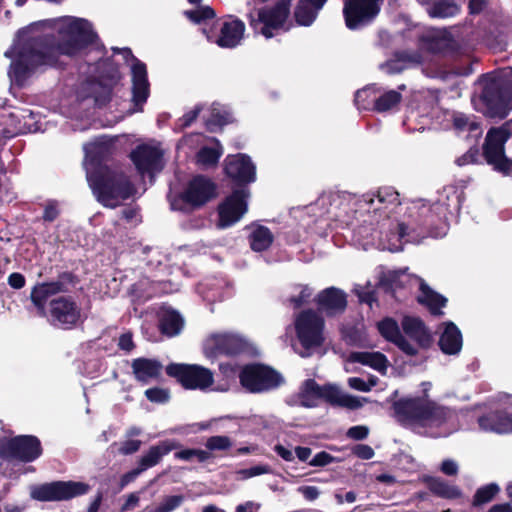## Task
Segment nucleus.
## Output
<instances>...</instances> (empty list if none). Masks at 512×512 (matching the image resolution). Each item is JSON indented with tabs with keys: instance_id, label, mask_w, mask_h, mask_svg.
<instances>
[{
	"instance_id": "nucleus-24",
	"label": "nucleus",
	"mask_w": 512,
	"mask_h": 512,
	"mask_svg": "<svg viewBox=\"0 0 512 512\" xmlns=\"http://www.w3.org/2000/svg\"><path fill=\"white\" fill-rule=\"evenodd\" d=\"M401 327L405 335L415 341L420 347H428L431 343V334L422 320L414 316H404Z\"/></svg>"
},
{
	"instance_id": "nucleus-29",
	"label": "nucleus",
	"mask_w": 512,
	"mask_h": 512,
	"mask_svg": "<svg viewBox=\"0 0 512 512\" xmlns=\"http://www.w3.org/2000/svg\"><path fill=\"white\" fill-rule=\"evenodd\" d=\"M439 346L445 354H458L462 348V335L452 322L444 324V330L439 339Z\"/></svg>"
},
{
	"instance_id": "nucleus-55",
	"label": "nucleus",
	"mask_w": 512,
	"mask_h": 512,
	"mask_svg": "<svg viewBox=\"0 0 512 512\" xmlns=\"http://www.w3.org/2000/svg\"><path fill=\"white\" fill-rule=\"evenodd\" d=\"M352 452L355 456L364 460L371 459L374 456V450L366 444H358L354 446Z\"/></svg>"
},
{
	"instance_id": "nucleus-51",
	"label": "nucleus",
	"mask_w": 512,
	"mask_h": 512,
	"mask_svg": "<svg viewBox=\"0 0 512 512\" xmlns=\"http://www.w3.org/2000/svg\"><path fill=\"white\" fill-rule=\"evenodd\" d=\"M339 460L325 451L317 453L310 461L309 465L314 467H324Z\"/></svg>"
},
{
	"instance_id": "nucleus-44",
	"label": "nucleus",
	"mask_w": 512,
	"mask_h": 512,
	"mask_svg": "<svg viewBox=\"0 0 512 512\" xmlns=\"http://www.w3.org/2000/svg\"><path fill=\"white\" fill-rule=\"evenodd\" d=\"M184 501V496L182 495H169L162 498L158 505L154 507H147V512H172Z\"/></svg>"
},
{
	"instance_id": "nucleus-5",
	"label": "nucleus",
	"mask_w": 512,
	"mask_h": 512,
	"mask_svg": "<svg viewBox=\"0 0 512 512\" xmlns=\"http://www.w3.org/2000/svg\"><path fill=\"white\" fill-rule=\"evenodd\" d=\"M87 170V180L97 200L104 206L115 208L136 193L134 185L122 170L100 167L93 172Z\"/></svg>"
},
{
	"instance_id": "nucleus-21",
	"label": "nucleus",
	"mask_w": 512,
	"mask_h": 512,
	"mask_svg": "<svg viewBox=\"0 0 512 512\" xmlns=\"http://www.w3.org/2000/svg\"><path fill=\"white\" fill-rule=\"evenodd\" d=\"M215 196V186L207 178L197 176L192 179L182 194V199L193 207H199Z\"/></svg>"
},
{
	"instance_id": "nucleus-56",
	"label": "nucleus",
	"mask_w": 512,
	"mask_h": 512,
	"mask_svg": "<svg viewBox=\"0 0 512 512\" xmlns=\"http://www.w3.org/2000/svg\"><path fill=\"white\" fill-rule=\"evenodd\" d=\"M369 429L366 426H353L348 429L347 437L354 440H363L368 436Z\"/></svg>"
},
{
	"instance_id": "nucleus-28",
	"label": "nucleus",
	"mask_w": 512,
	"mask_h": 512,
	"mask_svg": "<svg viewBox=\"0 0 512 512\" xmlns=\"http://www.w3.org/2000/svg\"><path fill=\"white\" fill-rule=\"evenodd\" d=\"M64 291L60 282H49L36 285L31 292V300L41 314H45V304L51 297Z\"/></svg>"
},
{
	"instance_id": "nucleus-52",
	"label": "nucleus",
	"mask_w": 512,
	"mask_h": 512,
	"mask_svg": "<svg viewBox=\"0 0 512 512\" xmlns=\"http://www.w3.org/2000/svg\"><path fill=\"white\" fill-rule=\"evenodd\" d=\"M312 295L311 289L308 287H299V295H292L289 298L290 303L295 307H300L303 303L307 301L308 298Z\"/></svg>"
},
{
	"instance_id": "nucleus-60",
	"label": "nucleus",
	"mask_w": 512,
	"mask_h": 512,
	"mask_svg": "<svg viewBox=\"0 0 512 512\" xmlns=\"http://www.w3.org/2000/svg\"><path fill=\"white\" fill-rule=\"evenodd\" d=\"M298 491L309 501L317 499L320 495V491L315 486H301Z\"/></svg>"
},
{
	"instance_id": "nucleus-9",
	"label": "nucleus",
	"mask_w": 512,
	"mask_h": 512,
	"mask_svg": "<svg viewBox=\"0 0 512 512\" xmlns=\"http://www.w3.org/2000/svg\"><path fill=\"white\" fill-rule=\"evenodd\" d=\"M90 486L83 482L56 481L31 487L30 496L38 501H64L86 494Z\"/></svg>"
},
{
	"instance_id": "nucleus-45",
	"label": "nucleus",
	"mask_w": 512,
	"mask_h": 512,
	"mask_svg": "<svg viewBox=\"0 0 512 512\" xmlns=\"http://www.w3.org/2000/svg\"><path fill=\"white\" fill-rule=\"evenodd\" d=\"M233 442L230 437L225 435H216L207 438L205 447L210 453L213 451H227L231 449Z\"/></svg>"
},
{
	"instance_id": "nucleus-2",
	"label": "nucleus",
	"mask_w": 512,
	"mask_h": 512,
	"mask_svg": "<svg viewBox=\"0 0 512 512\" xmlns=\"http://www.w3.org/2000/svg\"><path fill=\"white\" fill-rule=\"evenodd\" d=\"M360 207L368 213H373L376 228H373L372 241H378V248L390 252H399L403 249V239L412 240L411 231H415L412 223L405 224L392 219V214L400 208L399 194L392 187H383L376 192L362 196Z\"/></svg>"
},
{
	"instance_id": "nucleus-41",
	"label": "nucleus",
	"mask_w": 512,
	"mask_h": 512,
	"mask_svg": "<svg viewBox=\"0 0 512 512\" xmlns=\"http://www.w3.org/2000/svg\"><path fill=\"white\" fill-rule=\"evenodd\" d=\"M401 99V93L396 90L384 91L379 96L374 97V109L378 112L393 110L399 105Z\"/></svg>"
},
{
	"instance_id": "nucleus-33",
	"label": "nucleus",
	"mask_w": 512,
	"mask_h": 512,
	"mask_svg": "<svg viewBox=\"0 0 512 512\" xmlns=\"http://www.w3.org/2000/svg\"><path fill=\"white\" fill-rule=\"evenodd\" d=\"M429 490L438 497L445 499H457L462 496V491L456 485L450 484L439 477H429L426 479Z\"/></svg>"
},
{
	"instance_id": "nucleus-48",
	"label": "nucleus",
	"mask_w": 512,
	"mask_h": 512,
	"mask_svg": "<svg viewBox=\"0 0 512 512\" xmlns=\"http://www.w3.org/2000/svg\"><path fill=\"white\" fill-rule=\"evenodd\" d=\"M499 488L496 484H489L481 487L477 490L473 503L475 505H481L491 501L494 496L498 493Z\"/></svg>"
},
{
	"instance_id": "nucleus-58",
	"label": "nucleus",
	"mask_w": 512,
	"mask_h": 512,
	"mask_svg": "<svg viewBox=\"0 0 512 512\" xmlns=\"http://www.w3.org/2000/svg\"><path fill=\"white\" fill-rule=\"evenodd\" d=\"M440 470L447 476L457 475L459 466L456 461L452 459H446L441 463Z\"/></svg>"
},
{
	"instance_id": "nucleus-30",
	"label": "nucleus",
	"mask_w": 512,
	"mask_h": 512,
	"mask_svg": "<svg viewBox=\"0 0 512 512\" xmlns=\"http://www.w3.org/2000/svg\"><path fill=\"white\" fill-rule=\"evenodd\" d=\"M349 360L369 366L381 374H386L390 365L387 357L380 352H352L349 355Z\"/></svg>"
},
{
	"instance_id": "nucleus-27",
	"label": "nucleus",
	"mask_w": 512,
	"mask_h": 512,
	"mask_svg": "<svg viewBox=\"0 0 512 512\" xmlns=\"http://www.w3.org/2000/svg\"><path fill=\"white\" fill-rule=\"evenodd\" d=\"M318 303L323 310L333 315L344 311L347 305L346 295L341 290L331 287L319 294Z\"/></svg>"
},
{
	"instance_id": "nucleus-7",
	"label": "nucleus",
	"mask_w": 512,
	"mask_h": 512,
	"mask_svg": "<svg viewBox=\"0 0 512 512\" xmlns=\"http://www.w3.org/2000/svg\"><path fill=\"white\" fill-rule=\"evenodd\" d=\"M509 123L499 128H491L485 139L483 155L487 163L494 170L509 175L512 169V161L504 155V144L510 136Z\"/></svg>"
},
{
	"instance_id": "nucleus-35",
	"label": "nucleus",
	"mask_w": 512,
	"mask_h": 512,
	"mask_svg": "<svg viewBox=\"0 0 512 512\" xmlns=\"http://www.w3.org/2000/svg\"><path fill=\"white\" fill-rule=\"evenodd\" d=\"M419 303L426 305L432 314L441 315V308L446 304V298L431 290L424 282L420 283Z\"/></svg>"
},
{
	"instance_id": "nucleus-6",
	"label": "nucleus",
	"mask_w": 512,
	"mask_h": 512,
	"mask_svg": "<svg viewBox=\"0 0 512 512\" xmlns=\"http://www.w3.org/2000/svg\"><path fill=\"white\" fill-rule=\"evenodd\" d=\"M325 399L333 406L356 410L367 402L366 398L350 395L335 385L320 386L314 380L303 382L298 392V400L303 407H315L319 400Z\"/></svg>"
},
{
	"instance_id": "nucleus-32",
	"label": "nucleus",
	"mask_w": 512,
	"mask_h": 512,
	"mask_svg": "<svg viewBox=\"0 0 512 512\" xmlns=\"http://www.w3.org/2000/svg\"><path fill=\"white\" fill-rule=\"evenodd\" d=\"M179 447L174 441H163L158 445L152 446L149 451L140 459L139 466L145 471L149 467H153L159 463L161 458L173 449Z\"/></svg>"
},
{
	"instance_id": "nucleus-12",
	"label": "nucleus",
	"mask_w": 512,
	"mask_h": 512,
	"mask_svg": "<svg viewBox=\"0 0 512 512\" xmlns=\"http://www.w3.org/2000/svg\"><path fill=\"white\" fill-rule=\"evenodd\" d=\"M382 0H344L343 15L350 30L361 29L370 24L380 11Z\"/></svg>"
},
{
	"instance_id": "nucleus-10",
	"label": "nucleus",
	"mask_w": 512,
	"mask_h": 512,
	"mask_svg": "<svg viewBox=\"0 0 512 512\" xmlns=\"http://www.w3.org/2000/svg\"><path fill=\"white\" fill-rule=\"evenodd\" d=\"M241 385L252 393H260L277 388L282 382V376L273 369L263 365H249L242 369Z\"/></svg>"
},
{
	"instance_id": "nucleus-61",
	"label": "nucleus",
	"mask_w": 512,
	"mask_h": 512,
	"mask_svg": "<svg viewBox=\"0 0 512 512\" xmlns=\"http://www.w3.org/2000/svg\"><path fill=\"white\" fill-rule=\"evenodd\" d=\"M8 284L14 289H21L25 285V278L21 273H12L8 277Z\"/></svg>"
},
{
	"instance_id": "nucleus-37",
	"label": "nucleus",
	"mask_w": 512,
	"mask_h": 512,
	"mask_svg": "<svg viewBox=\"0 0 512 512\" xmlns=\"http://www.w3.org/2000/svg\"><path fill=\"white\" fill-rule=\"evenodd\" d=\"M209 114L204 115L206 126L210 131H214L216 127H220L232 120V115L222 105L214 103L208 109Z\"/></svg>"
},
{
	"instance_id": "nucleus-22",
	"label": "nucleus",
	"mask_w": 512,
	"mask_h": 512,
	"mask_svg": "<svg viewBox=\"0 0 512 512\" xmlns=\"http://www.w3.org/2000/svg\"><path fill=\"white\" fill-rule=\"evenodd\" d=\"M244 31L245 25L242 21L228 18L222 22L218 36L212 37L207 34V39L221 48H234L240 44Z\"/></svg>"
},
{
	"instance_id": "nucleus-43",
	"label": "nucleus",
	"mask_w": 512,
	"mask_h": 512,
	"mask_svg": "<svg viewBox=\"0 0 512 512\" xmlns=\"http://www.w3.org/2000/svg\"><path fill=\"white\" fill-rule=\"evenodd\" d=\"M222 155V148L217 142V147H203L197 154V162L205 167L214 166Z\"/></svg>"
},
{
	"instance_id": "nucleus-18",
	"label": "nucleus",
	"mask_w": 512,
	"mask_h": 512,
	"mask_svg": "<svg viewBox=\"0 0 512 512\" xmlns=\"http://www.w3.org/2000/svg\"><path fill=\"white\" fill-rule=\"evenodd\" d=\"M50 304V316L54 325L71 327L76 325L81 318V309L76 302L65 296L52 299Z\"/></svg>"
},
{
	"instance_id": "nucleus-15",
	"label": "nucleus",
	"mask_w": 512,
	"mask_h": 512,
	"mask_svg": "<svg viewBox=\"0 0 512 512\" xmlns=\"http://www.w3.org/2000/svg\"><path fill=\"white\" fill-rule=\"evenodd\" d=\"M42 453L41 444L35 436H17L1 447V454L7 458H17L31 462Z\"/></svg>"
},
{
	"instance_id": "nucleus-11",
	"label": "nucleus",
	"mask_w": 512,
	"mask_h": 512,
	"mask_svg": "<svg viewBox=\"0 0 512 512\" xmlns=\"http://www.w3.org/2000/svg\"><path fill=\"white\" fill-rule=\"evenodd\" d=\"M290 5L291 0H279L273 8L258 10L257 18L251 14L250 25L256 33L269 39L275 35L274 31L285 23Z\"/></svg>"
},
{
	"instance_id": "nucleus-57",
	"label": "nucleus",
	"mask_w": 512,
	"mask_h": 512,
	"mask_svg": "<svg viewBox=\"0 0 512 512\" xmlns=\"http://www.w3.org/2000/svg\"><path fill=\"white\" fill-rule=\"evenodd\" d=\"M141 446L140 440H126L121 444L119 452L123 455H129L139 450Z\"/></svg>"
},
{
	"instance_id": "nucleus-25",
	"label": "nucleus",
	"mask_w": 512,
	"mask_h": 512,
	"mask_svg": "<svg viewBox=\"0 0 512 512\" xmlns=\"http://www.w3.org/2000/svg\"><path fill=\"white\" fill-rule=\"evenodd\" d=\"M479 426L484 431L495 433H512V415L503 411H493L478 419Z\"/></svg>"
},
{
	"instance_id": "nucleus-20",
	"label": "nucleus",
	"mask_w": 512,
	"mask_h": 512,
	"mask_svg": "<svg viewBox=\"0 0 512 512\" xmlns=\"http://www.w3.org/2000/svg\"><path fill=\"white\" fill-rule=\"evenodd\" d=\"M225 172L232 179L241 183L254 182L256 168L251 159L244 155H229L225 159Z\"/></svg>"
},
{
	"instance_id": "nucleus-31",
	"label": "nucleus",
	"mask_w": 512,
	"mask_h": 512,
	"mask_svg": "<svg viewBox=\"0 0 512 512\" xmlns=\"http://www.w3.org/2000/svg\"><path fill=\"white\" fill-rule=\"evenodd\" d=\"M327 0H300L295 10V19L299 25H311L319 10Z\"/></svg>"
},
{
	"instance_id": "nucleus-3",
	"label": "nucleus",
	"mask_w": 512,
	"mask_h": 512,
	"mask_svg": "<svg viewBox=\"0 0 512 512\" xmlns=\"http://www.w3.org/2000/svg\"><path fill=\"white\" fill-rule=\"evenodd\" d=\"M398 420L413 429H425L434 437L456 430V415L451 410L425 398H405L394 404Z\"/></svg>"
},
{
	"instance_id": "nucleus-62",
	"label": "nucleus",
	"mask_w": 512,
	"mask_h": 512,
	"mask_svg": "<svg viewBox=\"0 0 512 512\" xmlns=\"http://www.w3.org/2000/svg\"><path fill=\"white\" fill-rule=\"evenodd\" d=\"M370 91H371V88H364V89L356 92L355 103L359 108H363V109L367 108L366 100H367V97L369 96Z\"/></svg>"
},
{
	"instance_id": "nucleus-4",
	"label": "nucleus",
	"mask_w": 512,
	"mask_h": 512,
	"mask_svg": "<svg viewBox=\"0 0 512 512\" xmlns=\"http://www.w3.org/2000/svg\"><path fill=\"white\" fill-rule=\"evenodd\" d=\"M478 86L481 91L472 99L475 109L490 118H505L512 109V67L483 76Z\"/></svg>"
},
{
	"instance_id": "nucleus-38",
	"label": "nucleus",
	"mask_w": 512,
	"mask_h": 512,
	"mask_svg": "<svg viewBox=\"0 0 512 512\" xmlns=\"http://www.w3.org/2000/svg\"><path fill=\"white\" fill-rule=\"evenodd\" d=\"M427 12L432 18H450L460 12V6L455 0H437L428 6Z\"/></svg>"
},
{
	"instance_id": "nucleus-63",
	"label": "nucleus",
	"mask_w": 512,
	"mask_h": 512,
	"mask_svg": "<svg viewBox=\"0 0 512 512\" xmlns=\"http://www.w3.org/2000/svg\"><path fill=\"white\" fill-rule=\"evenodd\" d=\"M118 345H119L120 349H122L124 351H127V352L131 351L134 348L132 335L129 333H125V334L121 335L119 338Z\"/></svg>"
},
{
	"instance_id": "nucleus-34",
	"label": "nucleus",
	"mask_w": 512,
	"mask_h": 512,
	"mask_svg": "<svg viewBox=\"0 0 512 512\" xmlns=\"http://www.w3.org/2000/svg\"><path fill=\"white\" fill-rule=\"evenodd\" d=\"M113 145V140L107 136H100L96 138L94 141L84 145L86 159L94 162L104 158L108 154L112 153Z\"/></svg>"
},
{
	"instance_id": "nucleus-16",
	"label": "nucleus",
	"mask_w": 512,
	"mask_h": 512,
	"mask_svg": "<svg viewBox=\"0 0 512 512\" xmlns=\"http://www.w3.org/2000/svg\"><path fill=\"white\" fill-rule=\"evenodd\" d=\"M123 54L127 61H131L132 91L133 103L136 107L134 111H142V106L149 96V83L147 80V71L144 63L137 60L129 49H123Z\"/></svg>"
},
{
	"instance_id": "nucleus-39",
	"label": "nucleus",
	"mask_w": 512,
	"mask_h": 512,
	"mask_svg": "<svg viewBox=\"0 0 512 512\" xmlns=\"http://www.w3.org/2000/svg\"><path fill=\"white\" fill-rule=\"evenodd\" d=\"M159 327L163 334L172 337L182 330L183 319L176 311L166 310L161 315Z\"/></svg>"
},
{
	"instance_id": "nucleus-50",
	"label": "nucleus",
	"mask_w": 512,
	"mask_h": 512,
	"mask_svg": "<svg viewBox=\"0 0 512 512\" xmlns=\"http://www.w3.org/2000/svg\"><path fill=\"white\" fill-rule=\"evenodd\" d=\"M146 398L154 403L163 404L170 399V392L164 388H150L145 391Z\"/></svg>"
},
{
	"instance_id": "nucleus-1",
	"label": "nucleus",
	"mask_w": 512,
	"mask_h": 512,
	"mask_svg": "<svg viewBox=\"0 0 512 512\" xmlns=\"http://www.w3.org/2000/svg\"><path fill=\"white\" fill-rule=\"evenodd\" d=\"M97 35L84 18L64 16L34 23L17 34L5 56L12 59L8 75L21 86L40 65L53 64L58 55L73 56Z\"/></svg>"
},
{
	"instance_id": "nucleus-19",
	"label": "nucleus",
	"mask_w": 512,
	"mask_h": 512,
	"mask_svg": "<svg viewBox=\"0 0 512 512\" xmlns=\"http://www.w3.org/2000/svg\"><path fill=\"white\" fill-rule=\"evenodd\" d=\"M131 160L141 175H152L162 168V151L156 146L140 145L131 152Z\"/></svg>"
},
{
	"instance_id": "nucleus-49",
	"label": "nucleus",
	"mask_w": 512,
	"mask_h": 512,
	"mask_svg": "<svg viewBox=\"0 0 512 512\" xmlns=\"http://www.w3.org/2000/svg\"><path fill=\"white\" fill-rule=\"evenodd\" d=\"M185 15L191 21L195 23H200L201 21H204L206 19L213 18L215 16V13L212 8L205 6L199 7L196 10L192 11H185Z\"/></svg>"
},
{
	"instance_id": "nucleus-36",
	"label": "nucleus",
	"mask_w": 512,
	"mask_h": 512,
	"mask_svg": "<svg viewBox=\"0 0 512 512\" xmlns=\"http://www.w3.org/2000/svg\"><path fill=\"white\" fill-rule=\"evenodd\" d=\"M423 62L421 55L417 52H401L396 54V59L383 65L388 73H398L410 65H418Z\"/></svg>"
},
{
	"instance_id": "nucleus-46",
	"label": "nucleus",
	"mask_w": 512,
	"mask_h": 512,
	"mask_svg": "<svg viewBox=\"0 0 512 512\" xmlns=\"http://www.w3.org/2000/svg\"><path fill=\"white\" fill-rule=\"evenodd\" d=\"M174 457L183 461H191L195 458L198 462L202 463L209 460L212 457V454L203 449H185L176 452Z\"/></svg>"
},
{
	"instance_id": "nucleus-53",
	"label": "nucleus",
	"mask_w": 512,
	"mask_h": 512,
	"mask_svg": "<svg viewBox=\"0 0 512 512\" xmlns=\"http://www.w3.org/2000/svg\"><path fill=\"white\" fill-rule=\"evenodd\" d=\"M119 79V74H118V71L116 69L113 70V73L111 74L110 76V83L109 84H105L104 87H103V94L101 95H95V101L97 103H104L109 94H110V90H111V84L112 83H116L117 80Z\"/></svg>"
},
{
	"instance_id": "nucleus-59",
	"label": "nucleus",
	"mask_w": 512,
	"mask_h": 512,
	"mask_svg": "<svg viewBox=\"0 0 512 512\" xmlns=\"http://www.w3.org/2000/svg\"><path fill=\"white\" fill-rule=\"evenodd\" d=\"M201 110L202 106H196L194 109L184 114L180 119V125L182 127L189 126L198 117Z\"/></svg>"
},
{
	"instance_id": "nucleus-54",
	"label": "nucleus",
	"mask_w": 512,
	"mask_h": 512,
	"mask_svg": "<svg viewBox=\"0 0 512 512\" xmlns=\"http://www.w3.org/2000/svg\"><path fill=\"white\" fill-rule=\"evenodd\" d=\"M59 212L58 203L56 201H50L45 205L43 219L52 222L58 217Z\"/></svg>"
},
{
	"instance_id": "nucleus-23",
	"label": "nucleus",
	"mask_w": 512,
	"mask_h": 512,
	"mask_svg": "<svg viewBox=\"0 0 512 512\" xmlns=\"http://www.w3.org/2000/svg\"><path fill=\"white\" fill-rule=\"evenodd\" d=\"M380 334L389 342L394 343L401 351L407 355H416L417 347L410 343L402 335L398 323L392 318H385L378 323Z\"/></svg>"
},
{
	"instance_id": "nucleus-42",
	"label": "nucleus",
	"mask_w": 512,
	"mask_h": 512,
	"mask_svg": "<svg viewBox=\"0 0 512 512\" xmlns=\"http://www.w3.org/2000/svg\"><path fill=\"white\" fill-rule=\"evenodd\" d=\"M453 125L459 131H469L472 137L478 138L482 134V129L475 117L464 113L456 112L453 114Z\"/></svg>"
},
{
	"instance_id": "nucleus-26",
	"label": "nucleus",
	"mask_w": 512,
	"mask_h": 512,
	"mask_svg": "<svg viewBox=\"0 0 512 512\" xmlns=\"http://www.w3.org/2000/svg\"><path fill=\"white\" fill-rule=\"evenodd\" d=\"M135 378L143 383H148L160 376L162 364L156 360L137 358L131 364Z\"/></svg>"
},
{
	"instance_id": "nucleus-17",
	"label": "nucleus",
	"mask_w": 512,
	"mask_h": 512,
	"mask_svg": "<svg viewBox=\"0 0 512 512\" xmlns=\"http://www.w3.org/2000/svg\"><path fill=\"white\" fill-rule=\"evenodd\" d=\"M247 197V191L236 190L219 206V227H229L242 218L247 211Z\"/></svg>"
},
{
	"instance_id": "nucleus-40",
	"label": "nucleus",
	"mask_w": 512,
	"mask_h": 512,
	"mask_svg": "<svg viewBox=\"0 0 512 512\" xmlns=\"http://www.w3.org/2000/svg\"><path fill=\"white\" fill-rule=\"evenodd\" d=\"M252 250L261 252L268 249L273 242V234L264 226H255L249 235Z\"/></svg>"
},
{
	"instance_id": "nucleus-14",
	"label": "nucleus",
	"mask_w": 512,
	"mask_h": 512,
	"mask_svg": "<svg viewBox=\"0 0 512 512\" xmlns=\"http://www.w3.org/2000/svg\"><path fill=\"white\" fill-rule=\"evenodd\" d=\"M245 341L237 334L214 333L203 343V352L207 358L214 359L222 354H236L244 349Z\"/></svg>"
},
{
	"instance_id": "nucleus-64",
	"label": "nucleus",
	"mask_w": 512,
	"mask_h": 512,
	"mask_svg": "<svg viewBox=\"0 0 512 512\" xmlns=\"http://www.w3.org/2000/svg\"><path fill=\"white\" fill-rule=\"evenodd\" d=\"M260 509V504L253 502V501H247L243 504H240L236 507L235 512H257Z\"/></svg>"
},
{
	"instance_id": "nucleus-47",
	"label": "nucleus",
	"mask_w": 512,
	"mask_h": 512,
	"mask_svg": "<svg viewBox=\"0 0 512 512\" xmlns=\"http://www.w3.org/2000/svg\"><path fill=\"white\" fill-rule=\"evenodd\" d=\"M347 383L348 386L354 390L369 392L378 384V378L374 375H370L367 380L360 377H350Z\"/></svg>"
},
{
	"instance_id": "nucleus-13",
	"label": "nucleus",
	"mask_w": 512,
	"mask_h": 512,
	"mask_svg": "<svg viewBox=\"0 0 512 512\" xmlns=\"http://www.w3.org/2000/svg\"><path fill=\"white\" fill-rule=\"evenodd\" d=\"M169 376L175 377L186 389L204 390L212 385V372L199 365L170 364L166 368Z\"/></svg>"
},
{
	"instance_id": "nucleus-8",
	"label": "nucleus",
	"mask_w": 512,
	"mask_h": 512,
	"mask_svg": "<svg viewBox=\"0 0 512 512\" xmlns=\"http://www.w3.org/2000/svg\"><path fill=\"white\" fill-rule=\"evenodd\" d=\"M297 338L303 346L302 357H307L308 349L319 347L324 342V320L316 312L307 310L299 313L294 321Z\"/></svg>"
}]
</instances>
